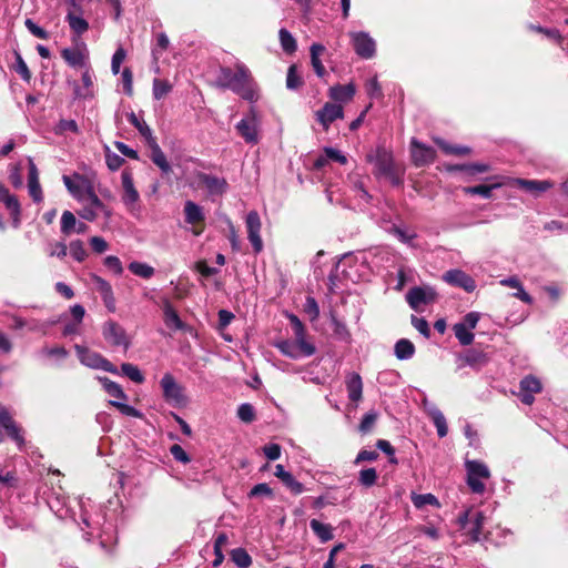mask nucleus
<instances>
[{"label": "nucleus", "mask_w": 568, "mask_h": 568, "mask_svg": "<svg viewBox=\"0 0 568 568\" xmlns=\"http://www.w3.org/2000/svg\"><path fill=\"white\" fill-rule=\"evenodd\" d=\"M215 83L219 88L230 89L244 100L253 102L256 100L255 84L248 68L237 62L235 70L223 67L219 70Z\"/></svg>", "instance_id": "1"}, {"label": "nucleus", "mask_w": 568, "mask_h": 568, "mask_svg": "<svg viewBox=\"0 0 568 568\" xmlns=\"http://www.w3.org/2000/svg\"><path fill=\"white\" fill-rule=\"evenodd\" d=\"M466 470V484L469 490L476 495H484L486 491V481L490 479L488 466L477 459H466L464 463Z\"/></svg>", "instance_id": "2"}, {"label": "nucleus", "mask_w": 568, "mask_h": 568, "mask_svg": "<svg viewBox=\"0 0 568 568\" xmlns=\"http://www.w3.org/2000/svg\"><path fill=\"white\" fill-rule=\"evenodd\" d=\"M260 128L261 119L254 106H251L248 112L235 125L239 135L251 145L260 142Z\"/></svg>", "instance_id": "3"}, {"label": "nucleus", "mask_w": 568, "mask_h": 568, "mask_svg": "<svg viewBox=\"0 0 568 568\" xmlns=\"http://www.w3.org/2000/svg\"><path fill=\"white\" fill-rule=\"evenodd\" d=\"M366 159L369 163L374 164L375 175L389 178L394 183H399V181L395 179L394 161L389 151L384 148H377L374 152L368 153Z\"/></svg>", "instance_id": "4"}, {"label": "nucleus", "mask_w": 568, "mask_h": 568, "mask_svg": "<svg viewBox=\"0 0 568 568\" xmlns=\"http://www.w3.org/2000/svg\"><path fill=\"white\" fill-rule=\"evenodd\" d=\"M62 181L70 194L79 202L84 203L87 195L94 190L92 182L82 174L63 175Z\"/></svg>", "instance_id": "5"}, {"label": "nucleus", "mask_w": 568, "mask_h": 568, "mask_svg": "<svg viewBox=\"0 0 568 568\" xmlns=\"http://www.w3.org/2000/svg\"><path fill=\"white\" fill-rule=\"evenodd\" d=\"M75 351L80 362L91 368L102 369L112 374H119L118 368L102 355L97 352H92L87 347L75 345Z\"/></svg>", "instance_id": "6"}, {"label": "nucleus", "mask_w": 568, "mask_h": 568, "mask_svg": "<svg viewBox=\"0 0 568 568\" xmlns=\"http://www.w3.org/2000/svg\"><path fill=\"white\" fill-rule=\"evenodd\" d=\"M102 336L108 344L114 347H122L124 352H126L131 345L124 327L112 320L103 324Z\"/></svg>", "instance_id": "7"}, {"label": "nucleus", "mask_w": 568, "mask_h": 568, "mask_svg": "<svg viewBox=\"0 0 568 568\" xmlns=\"http://www.w3.org/2000/svg\"><path fill=\"white\" fill-rule=\"evenodd\" d=\"M160 385L166 403L175 407L182 406L185 403L183 388L178 384L172 374L165 373L160 381Z\"/></svg>", "instance_id": "8"}, {"label": "nucleus", "mask_w": 568, "mask_h": 568, "mask_svg": "<svg viewBox=\"0 0 568 568\" xmlns=\"http://www.w3.org/2000/svg\"><path fill=\"white\" fill-rule=\"evenodd\" d=\"M485 516L481 511L466 510L459 516V525L473 541L480 539Z\"/></svg>", "instance_id": "9"}, {"label": "nucleus", "mask_w": 568, "mask_h": 568, "mask_svg": "<svg viewBox=\"0 0 568 568\" xmlns=\"http://www.w3.org/2000/svg\"><path fill=\"white\" fill-rule=\"evenodd\" d=\"M245 226L247 231V239L253 246L255 254L263 251V241L261 237L262 222L260 214L256 211H250L245 216Z\"/></svg>", "instance_id": "10"}, {"label": "nucleus", "mask_w": 568, "mask_h": 568, "mask_svg": "<svg viewBox=\"0 0 568 568\" xmlns=\"http://www.w3.org/2000/svg\"><path fill=\"white\" fill-rule=\"evenodd\" d=\"M351 41L356 54L363 59H371L375 55V40L364 31L351 32Z\"/></svg>", "instance_id": "11"}, {"label": "nucleus", "mask_w": 568, "mask_h": 568, "mask_svg": "<svg viewBox=\"0 0 568 568\" xmlns=\"http://www.w3.org/2000/svg\"><path fill=\"white\" fill-rule=\"evenodd\" d=\"M436 297L437 293L432 287L415 286L406 294L408 305L415 311H419L423 305L434 303Z\"/></svg>", "instance_id": "12"}, {"label": "nucleus", "mask_w": 568, "mask_h": 568, "mask_svg": "<svg viewBox=\"0 0 568 568\" xmlns=\"http://www.w3.org/2000/svg\"><path fill=\"white\" fill-rule=\"evenodd\" d=\"M121 181L123 187L122 202L130 212H133L140 201V194L134 186L130 170L125 169L122 171Z\"/></svg>", "instance_id": "13"}, {"label": "nucleus", "mask_w": 568, "mask_h": 568, "mask_svg": "<svg viewBox=\"0 0 568 568\" xmlns=\"http://www.w3.org/2000/svg\"><path fill=\"white\" fill-rule=\"evenodd\" d=\"M542 390L539 378L534 375L525 376L519 383L518 397L525 404L530 406L535 402V395Z\"/></svg>", "instance_id": "14"}, {"label": "nucleus", "mask_w": 568, "mask_h": 568, "mask_svg": "<svg viewBox=\"0 0 568 568\" xmlns=\"http://www.w3.org/2000/svg\"><path fill=\"white\" fill-rule=\"evenodd\" d=\"M0 425L7 432L8 436L17 444L18 448L22 449L26 444L22 430L4 406H0Z\"/></svg>", "instance_id": "15"}, {"label": "nucleus", "mask_w": 568, "mask_h": 568, "mask_svg": "<svg viewBox=\"0 0 568 568\" xmlns=\"http://www.w3.org/2000/svg\"><path fill=\"white\" fill-rule=\"evenodd\" d=\"M410 153L416 166H425L434 162L436 151L434 148L419 142L413 138L410 141Z\"/></svg>", "instance_id": "16"}, {"label": "nucleus", "mask_w": 568, "mask_h": 568, "mask_svg": "<svg viewBox=\"0 0 568 568\" xmlns=\"http://www.w3.org/2000/svg\"><path fill=\"white\" fill-rule=\"evenodd\" d=\"M316 121L327 131L331 124L344 118V108L337 103L326 102L322 109L315 113Z\"/></svg>", "instance_id": "17"}, {"label": "nucleus", "mask_w": 568, "mask_h": 568, "mask_svg": "<svg viewBox=\"0 0 568 568\" xmlns=\"http://www.w3.org/2000/svg\"><path fill=\"white\" fill-rule=\"evenodd\" d=\"M287 318L294 331L295 339L297 341L300 347L302 348L304 356L310 357L314 355L316 348L312 343L307 342L305 327L301 320L294 314H287Z\"/></svg>", "instance_id": "18"}, {"label": "nucleus", "mask_w": 568, "mask_h": 568, "mask_svg": "<svg viewBox=\"0 0 568 568\" xmlns=\"http://www.w3.org/2000/svg\"><path fill=\"white\" fill-rule=\"evenodd\" d=\"M443 280L453 286L462 287L468 293L474 292L476 288L474 278L462 270L454 268L447 271L443 275Z\"/></svg>", "instance_id": "19"}, {"label": "nucleus", "mask_w": 568, "mask_h": 568, "mask_svg": "<svg viewBox=\"0 0 568 568\" xmlns=\"http://www.w3.org/2000/svg\"><path fill=\"white\" fill-rule=\"evenodd\" d=\"M196 179L206 187L210 195H223L227 191L229 184L224 178L197 172Z\"/></svg>", "instance_id": "20"}, {"label": "nucleus", "mask_w": 568, "mask_h": 568, "mask_svg": "<svg viewBox=\"0 0 568 568\" xmlns=\"http://www.w3.org/2000/svg\"><path fill=\"white\" fill-rule=\"evenodd\" d=\"M458 361H459V365H458L459 368L469 366L474 369H480L488 364L489 356L481 351L470 348V349H467L463 355H460L458 357Z\"/></svg>", "instance_id": "21"}, {"label": "nucleus", "mask_w": 568, "mask_h": 568, "mask_svg": "<svg viewBox=\"0 0 568 568\" xmlns=\"http://www.w3.org/2000/svg\"><path fill=\"white\" fill-rule=\"evenodd\" d=\"M514 184L534 195H539L554 186V183L548 180L516 179Z\"/></svg>", "instance_id": "22"}, {"label": "nucleus", "mask_w": 568, "mask_h": 568, "mask_svg": "<svg viewBox=\"0 0 568 568\" xmlns=\"http://www.w3.org/2000/svg\"><path fill=\"white\" fill-rule=\"evenodd\" d=\"M28 190L36 203L42 202L43 194L39 183V173L32 159H29Z\"/></svg>", "instance_id": "23"}, {"label": "nucleus", "mask_w": 568, "mask_h": 568, "mask_svg": "<svg viewBox=\"0 0 568 568\" xmlns=\"http://www.w3.org/2000/svg\"><path fill=\"white\" fill-rule=\"evenodd\" d=\"M355 92L356 89L353 83H348L345 85L336 84L329 88L328 95L334 101L348 102L354 98Z\"/></svg>", "instance_id": "24"}, {"label": "nucleus", "mask_w": 568, "mask_h": 568, "mask_svg": "<svg viewBox=\"0 0 568 568\" xmlns=\"http://www.w3.org/2000/svg\"><path fill=\"white\" fill-rule=\"evenodd\" d=\"M326 51V48L321 43H313L310 48L311 53V64L315 74L318 78H324L326 75L325 67L321 60V55Z\"/></svg>", "instance_id": "25"}, {"label": "nucleus", "mask_w": 568, "mask_h": 568, "mask_svg": "<svg viewBox=\"0 0 568 568\" xmlns=\"http://www.w3.org/2000/svg\"><path fill=\"white\" fill-rule=\"evenodd\" d=\"M275 476L280 478L283 484L290 488L294 494H301L304 490V486L302 483L297 481L294 476L285 470L284 466L278 464L275 467Z\"/></svg>", "instance_id": "26"}, {"label": "nucleus", "mask_w": 568, "mask_h": 568, "mask_svg": "<svg viewBox=\"0 0 568 568\" xmlns=\"http://www.w3.org/2000/svg\"><path fill=\"white\" fill-rule=\"evenodd\" d=\"M346 388L348 398L352 402H358L363 394V382L362 377L357 373H351L346 377Z\"/></svg>", "instance_id": "27"}, {"label": "nucleus", "mask_w": 568, "mask_h": 568, "mask_svg": "<svg viewBox=\"0 0 568 568\" xmlns=\"http://www.w3.org/2000/svg\"><path fill=\"white\" fill-rule=\"evenodd\" d=\"M184 216L187 224H196L204 221L205 214L203 207L189 200L184 203Z\"/></svg>", "instance_id": "28"}, {"label": "nucleus", "mask_w": 568, "mask_h": 568, "mask_svg": "<svg viewBox=\"0 0 568 568\" xmlns=\"http://www.w3.org/2000/svg\"><path fill=\"white\" fill-rule=\"evenodd\" d=\"M149 145L151 148V159H152L153 163L160 168L162 173H164V174L170 173L172 168H171L170 163L168 162L164 152L161 150V148L156 143V140H152V142Z\"/></svg>", "instance_id": "29"}, {"label": "nucleus", "mask_w": 568, "mask_h": 568, "mask_svg": "<svg viewBox=\"0 0 568 568\" xmlns=\"http://www.w3.org/2000/svg\"><path fill=\"white\" fill-rule=\"evenodd\" d=\"M163 313H164V323L169 328L179 331L183 329L184 324L182 320L180 318L178 312L174 310L172 304L169 301L164 302L163 305Z\"/></svg>", "instance_id": "30"}, {"label": "nucleus", "mask_w": 568, "mask_h": 568, "mask_svg": "<svg viewBox=\"0 0 568 568\" xmlns=\"http://www.w3.org/2000/svg\"><path fill=\"white\" fill-rule=\"evenodd\" d=\"M275 347L285 356L297 359L300 357H305L302 348L300 347L297 341L295 342L284 339L275 343Z\"/></svg>", "instance_id": "31"}, {"label": "nucleus", "mask_w": 568, "mask_h": 568, "mask_svg": "<svg viewBox=\"0 0 568 568\" xmlns=\"http://www.w3.org/2000/svg\"><path fill=\"white\" fill-rule=\"evenodd\" d=\"M394 353L399 361L410 359L415 354V345L407 338H400L394 346Z\"/></svg>", "instance_id": "32"}, {"label": "nucleus", "mask_w": 568, "mask_h": 568, "mask_svg": "<svg viewBox=\"0 0 568 568\" xmlns=\"http://www.w3.org/2000/svg\"><path fill=\"white\" fill-rule=\"evenodd\" d=\"M99 382L101 383L103 389L111 396L113 397L114 399L113 400H126L128 399V396L126 394L124 393V390L122 389V387L109 379L108 377H99Z\"/></svg>", "instance_id": "33"}, {"label": "nucleus", "mask_w": 568, "mask_h": 568, "mask_svg": "<svg viewBox=\"0 0 568 568\" xmlns=\"http://www.w3.org/2000/svg\"><path fill=\"white\" fill-rule=\"evenodd\" d=\"M1 203L4 204L6 209L10 212L12 217L13 226L18 227L20 225V215H21V206L16 195L10 194L3 197Z\"/></svg>", "instance_id": "34"}, {"label": "nucleus", "mask_w": 568, "mask_h": 568, "mask_svg": "<svg viewBox=\"0 0 568 568\" xmlns=\"http://www.w3.org/2000/svg\"><path fill=\"white\" fill-rule=\"evenodd\" d=\"M310 527L322 542L329 541L334 538L333 527L328 524H323L317 519L310 521Z\"/></svg>", "instance_id": "35"}, {"label": "nucleus", "mask_w": 568, "mask_h": 568, "mask_svg": "<svg viewBox=\"0 0 568 568\" xmlns=\"http://www.w3.org/2000/svg\"><path fill=\"white\" fill-rule=\"evenodd\" d=\"M65 20L68 21L70 29L77 36H82L89 30V23L81 17V14H75L73 11H69Z\"/></svg>", "instance_id": "36"}, {"label": "nucleus", "mask_w": 568, "mask_h": 568, "mask_svg": "<svg viewBox=\"0 0 568 568\" xmlns=\"http://www.w3.org/2000/svg\"><path fill=\"white\" fill-rule=\"evenodd\" d=\"M428 415L430 416L439 438H443L448 433L447 422L444 414L435 406H432L428 409Z\"/></svg>", "instance_id": "37"}, {"label": "nucleus", "mask_w": 568, "mask_h": 568, "mask_svg": "<svg viewBox=\"0 0 568 568\" xmlns=\"http://www.w3.org/2000/svg\"><path fill=\"white\" fill-rule=\"evenodd\" d=\"M128 268L132 274L144 280H149L155 274L154 267L144 262L133 261Z\"/></svg>", "instance_id": "38"}, {"label": "nucleus", "mask_w": 568, "mask_h": 568, "mask_svg": "<svg viewBox=\"0 0 568 568\" xmlns=\"http://www.w3.org/2000/svg\"><path fill=\"white\" fill-rule=\"evenodd\" d=\"M129 122L140 132V134L146 140L148 144L155 140L152 134L150 126L140 119L134 112H131L128 116Z\"/></svg>", "instance_id": "39"}, {"label": "nucleus", "mask_w": 568, "mask_h": 568, "mask_svg": "<svg viewBox=\"0 0 568 568\" xmlns=\"http://www.w3.org/2000/svg\"><path fill=\"white\" fill-rule=\"evenodd\" d=\"M410 499H412L413 505L418 509H420L427 505L436 507V508L440 507V503L437 499V497L430 493H428V494L413 493L410 496Z\"/></svg>", "instance_id": "40"}, {"label": "nucleus", "mask_w": 568, "mask_h": 568, "mask_svg": "<svg viewBox=\"0 0 568 568\" xmlns=\"http://www.w3.org/2000/svg\"><path fill=\"white\" fill-rule=\"evenodd\" d=\"M280 43L282 50L287 54H293L297 49V43L295 38L292 36V33L286 30L285 28H282L278 32Z\"/></svg>", "instance_id": "41"}, {"label": "nucleus", "mask_w": 568, "mask_h": 568, "mask_svg": "<svg viewBox=\"0 0 568 568\" xmlns=\"http://www.w3.org/2000/svg\"><path fill=\"white\" fill-rule=\"evenodd\" d=\"M77 217L71 211H64L61 215L60 231L64 236H69L74 233L77 226Z\"/></svg>", "instance_id": "42"}, {"label": "nucleus", "mask_w": 568, "mask_h": 568, "mask_svg": "<svg viewBox=\"0 0 568 568\" xmlns=\"http://www.w3.org/2000/svg\"><path fill=\"white\" fill-rule=\"evenodd\" d=\"M61 55L70 67H81L84 64V54L78 49L64 48L61 51Z\"/></svg>", "instance_id": "43"}, {"label": "nucleus", "mask_w": 568, "mask_h": 568, "mask_svg": "<svg viewBox=\"0 0 568 568\" xmlns=\"http://www.w3.org/2000/svg\"><path fill=\"white\" fill-rule=\"evenodd\" d=\"M83 88H77L74 94L77 98L87 99L93 97V80L89 70L82 74Z\"/></svg>", "instance_id": "44"}, {"label": "nucleus", "mask_w": 568, "mask_h": 568, "mask_svg": "<svg viewBox=\"0 0 568 568\" xmlns=\"http://www.w3.org/2000/svg\"><path fill=\"white\" fill-rule=\"evenodd\" d=\"M14 58L16 62L12 65L13 71H16L24 82L29 83L32 75L27 63L18 51H14Z\"/></svg>", "instance_id": "45"}, {"label": "nucleus", "mask_w": 568, "mask_h": 568, "mask_svg": "<svg viewBox=\"0 0 568 568\" xmlns=\"http://www.w3.org/2000/svg\"><path fill=\"white\" fill-rule=\"evenodd\" d=\"M453 331L456 338L463 346L470 345L474 342L475 335L471 329L460 325L459 323H456L453 326Z\"/></svg>", "instance_id": "46"}, {"label": "nucleus", "mask_w": 568, "mask_h": 568, "mask_svg": "<svg viewBox=\"0 0 568 568\" xmlns=\"http://www.w3.org/2000/svg\"><path fill=\"white\" fill-rule=\"evenodd\" d=\"M231 559L239 568H247L252 564V558L244 548H235L231 551Z\"/></svg>", "instance_id": "47"}, {"label": "nucleus", "mask_w": 568, "mask_h": 568, "mask_svg": "<svg viewBox=\"0 0 568 568\" xmlns=\"http://www.w3.org/2000/svg\"><path fill=\"white\" fill-rule=\"evenodd\" d=\"M121 372L123 375H125L128 378H130L132 382L136 384H142L144 382V375L136 365H133L131 363H123L121 365Z\"/></svg>", "instance_id": "48"}, {"label": "nucleus", "mask_w": 568, "mask_h": 568, "mask_svg": "<svg viewBox=\"0 0 568 568\" xmlns=\"http://www.w3.org/2000/svg\"><path fill=\"white\" fill-rule=\"evenodd\" d=\"M498 186H499V184H494V185L480 184V185H474V186H466L463 189V191L469 195H480L484 199H490L491 191Z\"/></svg>", "instance_id": "49"}, {"label": "nucleus", "mask_w": 568, "mask_h": 568, "mask_svg": "<svg viewBox=\"0 0 568 568\" xmlns=\"http://www.w3.org/2000/svg\"><path fill=\"white\" fill-rule=\"evenodd\" d=\"M377 471L373 467L362 469L358 474L359 484L366 488L374 486L377 481Z\"/></svg>", "instance_id": "50"}, {"label": "nucleus", "mask_w": 568, "mask_h": 568, "mask_svg": "<svg viewBox=\"0 0 568 568\" xmlns=\"http://www.w3.org/2000/svg\"><path fill=\"white\" fill-rule=\"evenodd\" d=\"M435 143L446 153L456 155H466L470 152V149L462 145H450L442 139H435Z\"/></svg>", "instance_id": "51"}, {"label": "nucleus", "mask_w": 568, "mask_h": 568, "mask_svg": "<svg viewBox=\"0 0 568 568\" xmlns=\"http://www.w3.org/2000/svg\"><path fill=\"white\" fill-rule=\"evenodd\" d=\"M82 514H81V520L83 525L88 528L98 529L101 527L104 517L101 514H95L94 516L89 515V513L84 509V506L82 505Z\"/></svg>", "instance_id": "52"}, {"label": "nucleus", "mask_w": 568, "mask_h": 568, "mask_svg": "<svg viewBox=\"0 0 568 568\" xmlns=\"http://www.w3.org/2000/svg\"><path fill=\"white\" fill-rule=\"evenodd\" d=\"M109 404L118 408L122 415L135 418H141L143 416L139 409L129 404H125L124 400H110Z\"/></svg>", "instance_id": "53"}, {"label": "nucleus", "mask_w": 568, "mask_h": 568, "mask_svg": "<svg viewBox=\"0 0 568 568\" xmlns=\"http://www.w3.org/2000/svg\"><path fill=\"white\" fill-rule=\"evenodd\" d=\"M39 354L44 357H50L57 362L63 361L69 355L68 351L62 346L43 347Z\"/></svg>", "instance_id": "54"}, {"label": "nucleus", "mask_w": 568, "mask_h": 568, "mask_svg": "<svg viewBox=\"0 0 568 568\" xmlns=\"http://www.w3.org/2000/svg\"><path fill=\"white\" fill-rule=\"evenodd\" d=\"M69 250H70L71 256L77 262H83L85 260V257L88 256V253L84 248V244L81 240L71 241L69 244Z\"/></svg>", "instance_id": "55"}, {"label": "nucleus", "mask_w": 568, "mask_h": 568, "mask_svg": "<svg viewBox=\"0 0 568 568\" xmlns=\"http://www.w3.org/2000/svg\"><path fill=\"white\" fill-rule=\"evenodd\" d=\"M303 80L301 75L297 73V68L295 64H292L287 70L286 75V87L290 90H296L302 87Z\"/></svg>", "instance_id": "56"}, {"label": "nucleus", "mask_w": 568, "mask_h": 568, "mask_svg": "<svg viewBox=\"0 0 568 568\" xmlns=\"http://www.w3.org/2000/svg\"><path fill=\"white\" fill-rule=\"evenodd\" d=\"M47 253L51 257L64 258L68 254V246L64 242L49 243L47 246Z\"/></svg>", "instance_id": "57"}, {"label": "nucleus", "mask_w": 568, "mask_h": 568, "mask_svg": "<svg viewBox=\"0 0 568 568\" xmlns=\"http://www.w3.org/2000/svg\"><path fill=\"white\" fill-rule=\"evenodd\" d=\"M377 416H378V414L375 410H371V412L366 413L363 416L361 424L358 426L359 432L363 434L369 433L373 429V427L377 420Z\"/></svg>", "instance_id": "58"}, {"label": "nucleus", "mask_w": 568, "mask_h": 568, "mask_svg": "<svg viewBox=\"0 0 568 568\" xmlns=\"http://www.w3.org/2000/svg\"><path fill=\"white\" fill-rule=\"evenodd\" d=\"M171 89H172V87L168 81L154 79V81H153L154 99L161 100L171 91Z\"/></svg>", "instance_id": "59"}, {"label": "nucleus", "mask_w": 568, "mask_h": 568, "mask_svg": "<svg viewBox=\"0 0 568 568\" xmlns=\"http://www.w3.org/2000/svg\"><path fill=\"white\" fill-rule=\"evenodd\" d=\"M237 417L244 423H252L255 419V409L250 403H243L237 408Z\"/></svg>", "instance_id": "60"}, {"label": "nucleus", "mask_w": 568, "mask_h": 568, "mask_svg": "<svg viewBox=\"0 0 568 568\" xmlns=\"http://www.w3.org/2000/svg\"><path fill=\"white\" fill-rule=\"evenodd\" d=\"M332 324L335 335L344 342H349L351 333L346 325L338 321L334 315H332Z\"/></svg>", "instance_id": "61"}, {"label": "nucleus", "mask_w": 568, "mask_h": 568, "mask_svg": "<svg viewBox=\"0 0 568 568\" xmlns=\"http://www.w3.org/2000/svg\"><path fill=\"white\" fill-rule=\"evenodd\" d=\"M304 312L308 315L310 320L316 321L320 316V307L316 300L312 296H307L304 304Z\"/></svg>", "instance_id": "62"}, {"label": "nucleus", "mask_w": 568, "mask_h": 568, "mask_svg": "<svg viewBox=\"0 0 568 568\" xmlns=\"http://www.w3.org/2000/svg\"><path fill=\"white\" fill-rule=\"evenodd\" d=\"M105 163L111 171L119 170L124 163V159L116 153L110 151L109 148L105 150Z\"/></svg>", "instance_id": "63"}, {"label": "nucleus", "mask_w": 568, "mask_h": 568, "mask_svg": "<svg viewBox=\"0 0 568 568\" xmlns=\"http://www.w3.org/2000/svg\"><path fill=\"white\" fill-rule=\"evenodd\" d=\"M410 323L424 337L428 338L430 336L428 322L424 317L412 315Z\"/></svg>", "instance_id": "64"}]
</instances>
